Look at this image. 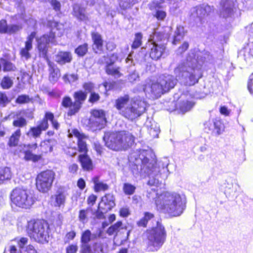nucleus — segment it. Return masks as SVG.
<instances>
[{"label": "nucleus", "instance_id": "f257e3e1", "mask_svg": "<svg viewBox=\"0 0 253 253\" xmlns=\"http://www.w3.org/2000/svg\"><path fill=\"white\" fill-rule=\"evenodd\" d=\"M147 156V152L145 150H140L130 154L128 159L131 163V172L135 177L148 175L149 177L148 184L157 186L160 177L165 179L168 176V164L166 161H160L157 163L154 159L149 160Z\"/></svg>", "mask_w": 253, "mask_h": 253}, {"label": "nucleus", "instance_id": "f03ea898", "mask_svg": "<svg viewBox=\"0 0 253 253\" xmlns=\"http://www.w3.org/2000/svg\"><path fill=\"white\" fill-rule=\"evenodd\" d=\"M204 53L194 49L190 51L186 60L180 64L174 70L177 80L185 85H193L202 77L201 67L205 57Z\"/></svg>", "mask_w": 253, "mask_h": 253}, {"label": "nucleus", "instance_id": "7ed1b4c3", "mask_svg": "<svg viewBox=\"0 0 253 253\" xmlns=\"http://www.w3.org/2000/svg\"><path fill=\"white\" fill-rule=\"evenodd\" d=\"M147 197L149 199H155L157 210L170 216H179L184 211L185 202L177 193L164 192L159 193L158 190L152 188L148 191Z\"/></svg>", "mask_w": 253, "mask_h": 253}, {"label": "nucleus", "instance_id": "20e7f679", "mask_svg": "<svg viewBox=\"0 0 253 253\" xmlns=\"http://www.w3.org/2000/svg\"><path fill=\"white\" fill-rule=\"evenodd\" d=\"M49 26L51 28V33L49 36L44 35L40 38L37 39L38 48L40 55L46 59L47 64L49 66V80L50 82L55 83L60 77V71L59 69L55 68L54 64L49 61L47 57L46 53L48 50V44L51 43L56 44L55 36H61L64 31V26L61 23L55 21L50 22Z\"/></svg>", "mask_w": 253, "mask_h": 253}, {"label": "nucleus", "instance_id": "39448f33", "mask_svg": "<svg viewBox=\"0 0 253 253\" xmlns=\"http://www.w3.org/2000/svg\"><path fill=\"white\" fill-rule=\"evenodd\" d=\"M171 32V27L167 26L161 29L155 30L153 34L150 36L146 44V48L148 49L150 57L153 60H159L164 55L166 46L163 43L158 42L166 41L169 37Z\"/></svg>", "mask_w": 253, "mask_h": 253}, {"label": "nucleus", "instance_id": "423d86ee", "mask_svg": "<svg viewBox=\"0 0 253 253\" xmlns=\"http://www.w3.org/2000/svg\"><path fill=\"white\" fill-rule=\"evenodd\" d=\"M177 78L174 79L171 75L161 76L157 80H149L145 84L143 90L151 94L153 98H159L165 92L174 87Z\"/></svg>", "mask_w": 253, "mask_h": 253}, {"label": "nucleus", "instance_id": "0eeeda50", "mask_svg": "<svg viewBox=\"0 0 253 253\" xmlns=\"http://www.w3.org/2000/svg\"><path fill=\"white\" fill-rule=\"evenodd\" d=\"M106 146L113 150L126 149L134 143L132 135L126 131L107 132L103 137Z\"/></svg>", "mask_w": 253, "mask_h": 253}, {"label": "nucleus", "instance_id": "6e6552de", "mask_svg": "<svg viewBox=\"0 0 253 253\" xmlns=\"http://www.w3.org/2000/svg\"><path fill=\"white\" fill-rule=\"evenodd\" d=\"M147 249L150 252H156L166 241L167 232L164 226L157 222V226L147 231Z\"/></svg>", "mask_w": 253, "mask_h": 253}, {"label": "nucleus", "instance_id": "1a4fd4ad", "mask_svg": "<svg viewBox=\"0 0 253 253\" xmlns=\"http://www.w3.org/2000/svg\"><path fill=\"white\" fill-rule=\"evenodd\" d=\"M27 232L36 241L44 243L48 241L49 226L44 220H31L28 222Z\"/></svg>", "mask_w": 253, "mask_h": 253}, {"label": "nucleus", "instance_id": "9d476101", "mask_svg": "<svg viewBox=\"0 0 253 253\" xmlns=\"http://www.w3.org/2000/svg\"><path fill=\"white\" fill-rule=\"evenodd\" d=\"M10 199L12 205L26 209L30 208L36 201L32 193L20 188H16L12 191Z\"/></svg>", "mask_w": 253, "mask_h": 253}, {"label": "nucleus", "instance_id": "9b49d317", "mask_svg": "<svg viewBox=\"0 0 253 253\" xmlns=\"http://www.w3.org/2000/svg\"><path fill=\"white\" fill-rule=\"evenodd\" d=\"M146 106L145 101L133 98L126 108L120 112V114L128 120H133L145 111Z\"/></svg>", "mask_w": 253, "mask_h": 253}, {"label": "nucleus", "instance_id": "f8f14e48", "mask_svg": "<svg viewBox=\"0 0 253 253\" xmlns=\"http://www.w3.org/2000/svg\"><path fill=\"white\" fill-rule=\"evenodd\" d=\"M89 119H84L83 123L90 129L94 131L103 128L106 123L105 114L102 110H93Z\"/></svg>", "mask_w": 253, "mask_h": 253}, {"label": "nucleus", "instance_id": "ddd939ff", "mask_svg": "<svg viewBox=\"0 0 253 253\" xmlns=\"http://www.w3.org/2000/svg\"><path fill=\"white\" fill-rule=\"evenodd\" d=\"M55 178V173L51 170H47L40 173L36 178V187L42 193L47 192L51 187Z\"/></svg>", "mask_w": 253, "mask_h": 253}, {"label": "nucleus", "instance_id": "4468645a", "mask_svg": "<svg viewBox=\"0 0 253 253\" xmlns=\"http://www.w3.org/2000/svg\"><path fill=\"white\" fill-rule=\"evenodd\" d=\"M212 10V7L203 4L192 8L191 9L190 17L196 21H201L207 17Z\"/></svg>", "mask_w": 253, "mask_h": 253}, {"label": "nucleus", "instance_id": "2eb2a0df", "mask_svg": "<svg viewBox=\"0 0 253 253\" xmlns=\"http://www.w3.org/2000/svg\"><path fill=\"white\" fill-rule=\"evenodd\" d=\"M204 127L206 130L212 131L216 134H220L224 130L223 124L218 119L209 120L204 123Z\"/></svg>", "mask_w": 253, "mask_h": 253}, {"label": "nucleus", "instance_id": "dca6fc26", "mask_svg": "<svg viewBox=\"0 0 253 253\" xmlns=\"http://www.w3.org/2000/svg\"><path fill=\"white\" fill-rule=\"evenodd\" d=\"M69 137H72L73 136L76 138L78 141L79 151L83 154H86L87 151V146L85 141L84 140L86 137L81 133L77 129H74L71 130H69Z\"/></svg>", "mask_w": 253, "mask_h": 253}, {"label": "nucleus", "instance_id": "f3484780", "mask_svg": "<svg viewBox=\"0 0 253 253\" xmlns=\"http://www.w3.org/2000/svg\"><path fill=\"white\" fill-rule=\"evenodd\" d=\"M36 37V33L33 32L27 37L25 42V46L21 48L20 54L23 59L28 60L31 58L30 51L33 48L32 42Z\"/></svg>", "mask_w": 253, "mask_h": 253}, {"label": "nucleus", "instance_id": "a211bd4d", "mask_svg": "<svg viewBox=\"0 0 253 253\" xmlns=\"http://www.w3.org/2000/svg\"><path fill=\"white\" fill-rule=\"evenodd\" d=\"M74 97L75 101L69 110L68 112L69 115H73L79 110L82 102L86 98V93L82 91H77L75 92Z\"/></svg>", "mask_w": 253, "mask_h": 253}, {"label": "nucleus", "instance_id": "6ab92c4d", "mask_svg": "<svg viewBox=\"0 0 253 253\" xmlns=\"http://www.w3.org/2000/svg\"><path fill=\"white\" fill-rule=\"evenodd\" d=\"M48 127V124L45 120L38 122L37 125L35 126L31 127L28 132L27 135L34 138L39 137L42 134V131L46 130Z\"/></svg>", "mask_w": 253, "mask_h": 253}, {"label": "nucleus", "instance_id": "aec40b11", "mask_svg": "<svg viewBox=\"0 0 253 253\" xmlns=\"http://www.w3.org/2000/svg\"><path fill=\"white\" fill-rule=\"evenodd\" d=\"M115 206V198L111 194H108L102 198L98 209H102L104 212L110 211Z\"/></svg>", "mask_w": 253, "mask_h": 253}, {"label": "nucleus", "instance_id": "412c9836", "mask_svg": "<svg viewBox=\"0 0 253 253\" xmlns=\"http://www.w3.org/2000/svg\"><path fill=\"white\" fill-rule=\"evenodd\" d=\"M102 234V230L99 229L96 233H91V231L87 229L84 231L81 236V243L85 244L88 243L91 240L96 239L101 237Z\"/></svg>", "mask_w": 253, "mask_h": 253}, {"label": "nucleus", "instance_id": "4be33fe9", "mask_svg": "<svg viewBox=\"0 0 253 253\" xmlns=\"http://www.w3.org/2000/svg\"><path fill=\"white\" fill-rule=\"evenodd\" d=\"M221 5L220 15L223 17L229 16L232 11V7L233 6V0H222Z\"/></svg>", "mask_w": 253, "mask_h": 253}, {"label": "nucleus", "instance_id": "5701e85b", "mask_svg": "<svg viewBox=\"0 0 253 253\" xmlns=\"http://www.w3.org/2000/svg\"><path fill=\"white\" fill-rule=\"evenodd\" d=\"M72 60V55L68 51H59L55 56V61L60 65L70 63Z\"/></svg>", "mask_w": 253, "mask_h": 253}, {"label": "nucleus", "instance_id": "b1692460", "mask_svg": "<svg viewBox=\"0 0 253 253\" xmlns=\"http://www.w3.org/2000/svg\"><path fill=\"white\" fill-rule=\"evenodd\" d=\"M82 168L85 170H90L93 169V164L91 159L86 154H81L78 157Z\"/></svg>", "mask_w": 253, "mask_h": 253}, {"label": "nucleus", "instance_id": "393cba45", "mask_svg": "<svg viewBox=\"0 0 253 253\" xmlns=\"http://www.w3.org/2000/svg\"><path fill=\"white\" fill-rule=\"evenodd\" d=\"M91 36L94 42L93 49L96 53H100L103 48V41L101 35L97 33H92Z\"/></svg>", "mask_w": 253, "mask_h": 253}, {"label": "nucleus", "instance_id": "a878e982", "mask_svg": "<svg viewBox=\"0 0 253 253\" xmlns=\"http://www.w3.org/2000/svg\"><path fill=\"white\" fill-rule=\"evenodd\" d=\"M66 200V196L63 193H59L51 198V202L52 205L54 207H60L64 206Z\"/></svg>", "mask_w": 253, "mask_h": 253}, {"label": "nucleus", "instance_id": "bb28decb", "mask_svg": "<svg viewBox=\"0 0 253 253\" xmlns=\"http://www.w3.org/2000/svg\"><path fill=\"white\" fill-rule=\"evenodd\" d=\"M55 144V141L53 139H49L41 142L40 147L42 153H47L53 150V147Z\"/></svg>", "mask_w": 253, "mask_h": 253}, {"label": "nucleus", "instance_id": "cd10ccee", "mask_svg": "<svg viewBox=\"0 0 253 253\" xmlns=\"http://www.w3.org/2000/svg\"><path fill=\"white\" fill-rule=\"evenodd\" d=\"M73 14L78 19L82 21H85L87 19L85 9L78 4H75L73 6Z\"/></svg>", "mask_w": 253, "mask_h": 253}, {"label": "nucleus", "instance_id": "c85d7f7f", "mask_svg": "<svg viewBox=\"0 0 253 253\" xmlns=\"http://www.w3.org/2000/svg\"><path fill=\"white\" fill-rule=\"evenodd\" d=\"M92 214L91 208L81 210L79 211L78 218L79 221L83 224L87 223L89 218Z\"/></svg>", "mask_w": 253, "mask_h": 253}, {"label": "nucleus", "instance_id": "c756f323", "mask_svg": "<svg viewBox=\"0 0 253 253\" xmlns=\"http://www.w3.org/2000/svg\"><path fill=\"white\" fill-rule=\"evenodd\" d=\"M128 102L129 96L127 95H125L116 100L115 106L120 112H121L124 109V107L126 105H128Z\"/></svg>", "mask_w": 253, "mask_h": 253}, {"label": "nucleus", "instance_id": "7c9ffc66", "mask_svg": "<svg viewBox=\"0 0 253 253\" xmlns=\"http://www.w3.org/2000/svg\"><path fill=\"white\" fill-rule=\"evenodd\" d=\"M20 136L21 130L20 129H18L10 137L8 142V146L13 147L17 145Z\"/></svg>", "mask_w": 253, "mask_h": 253}, {"label": "nucleus", "instance_id": "2f4dec72", "mask_svg": "<svg viewBox=\"0 0 253 253\" xmlns=\"http://www.w3.org/2000/svg\"><path fill=\"white\" fill-rule=\"evenodd\" d=\"M184 35V28L182 26H178L177 27L175 31L173 40L172 43L176 44L177 43L183 39Z\"/></svg>", "mask_w": 253, "mask_h": 253}, {"label": "nucleus", "instance_id": "473e14b6", "mask_svg": "<svg viewBox=\"0 0 253 253\" xmlns=\"http://www.w3.org/2000/svg\"><path fill=\"white\" fill-rule=\"evenodd\" d=\"M92 180L94 184V190L96 192L105 191L108 189V185L100 181L98 177H94Z\"/></svg>", "mask_w": 253, "mask_h": 253}, {"label": "nucleus", "instance_id": "72a5a7b5", "mask_svg": "<svg viewBox=\"0 0 253 253\" xmlns=\"http://www.w3.org/2000/svg\"><path fill=\"white\" fill-rule=\"evenodd\" d=\"M106 72L107 74L113 76L116 78H119L122 75L120 72V68L110 65L106 66Z\"/></svg>", "mask_w": 253, "mask_h": 253}, {"label": "nucleus", "instance_id": "f704fd0d", "mask_svg": "<svg viewBox=\"0 0 253 253\" xmlns=\"http://www.w3.org/2000/svg\"><path fill=\"white\" fill-rule=\"evenodd\" d=\"M11 172L9 168H0V184L4 180L10 179Z\"/></svg>", "mask_w": 253, "mask_h": 253}, {"label": "nucleus", "instance_id": "c9c22d12", "mask_svg": "<svg viewBox=\"0 0 253 253\" xmlns=\"http://www.w3.org/2000/svg\"><path fill=\"white\" fill-rule=\"evenodd\" d=\"M141 0H119V5L124 9L130 8L136 3L139 2Z\"/></svg>", "mask_w": 253, "mask_h": 253}, {"label": "nucleus", "instance_id": "e433bc0d", "mask_svg": "<svg viewBox=\"0 0 253 253\" xmlns=\"http://www.w3.org/2000/svg\"><path fill=\"white\" fill-rule=\"evenodd\" d=\"M148 126V130L149 134L152 138H157L158 137L159 133L160 132L159 126H157L155 123L152 124V125Z\"/></svg>", "mask_w": 253, "mask_h": 253}, {"label": "nucleus", "instance_id": "4c0bfd02", "mask_svg": "<svg viewBox=\"0 0 253 253\" xmlns=\"http://www.w3.org/2000/svg\"><path fill=\"white\" fill-rule=\"evenodd\" d=\"M15 67L10 62L3 59H0V70L2 69L4 71H10L13 70Z\"/></svg>", "mask_w": 253, "mask_h": 253}, {"label": "nucleus", "instance_id": "58836bf2", "mask_svg": "<svg viewBox=\"0 0 253 253\" xmlns=\"http://www.w3.org/2000/svg\"><path fill=\"white\" fill-rule=\"evenodd\" d=\"M154 217V215L152 213L146 212L144 213V216L137 222V225L139 226L146 227L149 220Z\"/></svg>", "mask_w": 253, "mask_h": 253}, {"label": "nucleus", "instance_id": "ea45409f", "mask_svg": "<svg viewBox=\"0 0 253 253\" xmlns=\"http://www.w3.org/2000/svg\"><path fill=\"white\" fill-rule=\"evenodd\" d=\"M43 120H45L48 123V120L50 121L53 127L58 129L59 127V124L56 120L54 119V115L50 112H46L45 114L44 117L43 118Z\"/></svg>", "mask_w": 253, "mask_h": 253}, {"label": "nucleus", "instance_id": "a19ab883", "mask_svg": "<svg viewBox=\"0 0 253 253\" xmlns=\"http://www.w3.org/2000/svg\"><path fill=\"white\" fill-rule=\"evenodd\" d=\"M194 103L192 101H182L179 105V109L182 113L189 111L194 106Z\"/></svg>", "mask_w": 253, "mask_h": 253}, {"label": "nucleus", "instance_id": "79ce46f5", "mask_svg": "<svg viewBox=\"0 0 253 253\" xmlns=\"http://www.w3.org/2000/svg\"><path fill=\"white\" fill-rule=\"evenodd\" d=\"M136 189V187L128 183H125L123 185V190L126 195H132Z\"/></svg>", "mask_w": 253, "mask_h": 253}, {"label": "nucleus", "instance_id": "37998d69", "mask_svg": "<svg viewBox=\"0 0 253 253\" xmlns=\"http://www.w3.org/2000/svg\"><path fill=\"white\" fill-rule=\"evenodd\" d=\"M122 222L118 221L114 225L110 226L107 230V233L109 235H112L117 233L122 228Z\"/></svg>", "mask_w": 253, "mask_h": 253}, {"label": "nucleus", "instance_id": "c03bdc74", "mask_svg": "<svg viewBox=\"0 0 253 253\" xmlns=\"http://www.w3.org/2000/svg\"><path fill=\"white\" fill-rule=\"evenodd\" d=\"M169 0H154L150 4V8L151 10L154 9L160 8L163 6V4L165 3H169Z\"/></svg>", "mask_w": 253, "mask_h": 253}, {"label": "nucleus", "instance_id": "a18cd8bd", "mask_svg": "<svg viewBox=\"0 0 253 253\" xmlns=\"http://www.w3.org/2000/svg\"><path fill=\"white\" fill-rule=\"evenodd\" d=\"M142 34L141 33H137L135 35L134 41L132 44L131 47L135 49L139 47L142 44Z\"/></svg>", "mask_w": 253, "mask_h": 253}, {"label": "nucleus", "instance_id": "49530a36", "mask_svg": "<svg viewBox=\"0 0 253 253\" xmlns=\"http://www.w3.org/2000/svg\"><path fill=\"white\" fill-rule=\"evenodd\" d=\"M63 80L65 83L72 84L78 80V76L76 74H67L63 76Z\"/></svg>", "mask_w": 253, "mask_h": 253}, {"label": "nucleus", "instance_id": "de8ad7c7", "mask_svg": "<svg viewBox=\"0 0 253 253\" xmlns=\"http://www.w3.org/2000/svg\"><path fill=\"white\" fill-rule=\"evenodd\" d=\"M24 154V158L26 160H30L35 162L38 161L41 159V156L40 155H34L29 151L25 152Z\"/></svg>", "mask_w": 253, "mask_h": 253}, {"label": "nucleus", "instance_id": "09e8293b", "mask_svg": "<svg viewBox=\"0 0 253 253\" xmlns=\"http://www.w3.org/2000/svg\"><path fill=\"white\" fill-rule=\"evenodd\" d=\"M87 50V44L86 43H84L83 45L79 46L75 49V53L80 56H83L86 54Z\"/></svg>", "mask_w": 253, "mask_h": 253}, {"label": "nucleus", "instance_id": "8fccbe9b", "mask_svg": "<svg viewBox=\"0 0 253 253\" xmlns=\"http://www.w3.org/2000/svg\"><path fill=\"white\" fill-rule=\"evenodd\" d=\"M105 62L106 65H112L118 59V56L116 54H112L110 55H108L107 57H105Z\"/></svg>", "mask_w": 253, "mask_h": 253}, {"label": "nucleus", "instance_id": "3c124183", "mask_svg": "<svg viewBox=\"0 0 253 253\" xmlns=\"http://www.w3.org/2000/svg\"><path fill=\"white\" fill-rule=\"evenodd\" d=\"M27 125V121L23 117L18 118L13 122V125L15 127H22Z\"/></svg>", "mask_w": 253, "mask_h": 253}, {"label": "nucleus", "instance_id": "603ef678", "mask_svg": "<svg viewBox=\"0 0 253 253\" xmlns=\"http://www.w3.org/2000/svg\"><path fill=\"white\" fill-rule=\"evenodd\" d=\"M13 84L12 81L7 77H5L3 78L1 85L3 89H8L10 88Z\"/></svg>", "mask_w": 253, "mask_h": 253}, {"label": "nucleus", "instance_id": "864d4df0", "mask_svg": "<svg viewBox=\"0 0 253 253\" xmlns=\"http://www.w3.org/2000/svg\"><path fill=\"white\" fill-rule=\"evenodd\" d=\"M159 8H156L153 9L156 11L154 16L159 20H163L166 16V13L165 11L159 10Z\"/></svg>", "mask_w": 253, "mask_h": 253}, {"label": "nucleus", "instance_id": "5fc2aeb1", "mask_svg": "<svg viewBox=\"0 0 253 253\" xmlns=\"http://www.w3.org/2000/svg\"><path fill=\"white\" fill-rule=\"evenodd\" d=\"M28 242V239L27 238H21L18 241V244L19 248L25 251V248L26 247L25 246L27 245Z\"/></svg>", "mask_w": 253, "mask_h": 253}, {"label": "nucleus", "instance_id": "6e6d98bb", "mask_svg": "<svg viewBox=\"0 0 253 253\" xmlns=\"http://www.w3.org/2000/svg\"><path fill=\"white\" fill-rule=\"evenodd\" d=\"M21 26L17 25H12L8 26L7 33L12 34L19 31Z\"/></svg>", "mask_w": 253, "mask_h": 253}, {"label": "nucleus", "instance_id": "4d7b16f0", "mask_svg": "<svg viewBox=\"0 0 253 253\" xmlns=\"http://www.w3.org/2000/svg\"><path fill=\"white\" fill-rule=\"evenodd\" d=\"M62 105L63 106L65 107H70V109L72 105H73V104L72 103V100L70 97H65L63 99Z\"/></svg>", "mask_w": 253, "mask_h": 253}, {"label": "nucleus", "instance_id": "13d9d810", "mask_svg": "<svg viewBox=\"0 0 253 253\" xmlns=\"http://www.w3.org/2000/svg\"><path fill=\"white\" fill-rule=\"evenodd\" d=\"M8 26L5 20L0 21V32L1 33H7Z\"/></svg>", "mask_w": 253, "mask_h": 253}, {"label": "nucleus", "instance_id": "bf43d9fd", "mask_svg": "<svg viewBox=\"0 0 253 253\" xmlns=\"http://www.w3.org/2000/svg\"><path fill=\"white\" fill-rule=\"evenodd\" d=\"M29 101V98L28 96L25 95H22L18 96L16 99V101L19 103H27Z\"/></svg>", "mask_w": 253, "mask_h": 253}, {"label": "nucleus", "instance_id": "052dcab7", "mask_svg": "<svg viewBox=\"0 0 253 253\" xmlns=\"http://www.w3.org/2000/svg\"><path fill=\"white\" fill-rule=\"evenodd\" d=\"M219 112L221 114L225 116H228L230 114L231 110L228 109L226 106H223L220 107Z\"/></svg>", "mask_w": 253, "mask_h": 253}, {"label": "nucleus", "instance_id": "680f3d73", "mask_svg": "<svg viewBox=\"0 0 253 253\" xmlns=\"http://www.w3.org/2000/svg\"><path fill=\"white\" fill-rule=\"evenodd\" d=\"M129 214V209L127 207H123L120 210V215L122 217H127Z\"/></svg>", "mask_w": 253, "mask_h": 253}, {"label": "nucleus", "instance_id": "e2e57ef3", "mask_svg": "<svg viewBox=\"0 0 253 253\" xmlns=\"http://www.w3.org/2000/svg\"><path fill=\"white\" fill-rule=\"evenodd\" d=\"M77 151L76 148L72 146L68 147L66 150V153L71 156H75L77 153Z\"/></svg>", "mask_w": 253, "mask_h": 253}, {"label": "nucleus", "instance_id": "0e129e2a", "mask_svg": "<svg viewBox=\"0 0 253 253\" xmlns=\"http://www.w3.org/2000/svg\"><path fill=\"white\" fill-rule=\"evenodd\" d=\"M78 166L76 164H72L69 166V171L70 173L75 174L78 170Z\"/></svg>", "mask_w": 253, "mask_h": 253}, {"label": "nucleus", "instance_id": "69168bd1", "mask_svg": "<svg viewBox=\"0 0 253 253\" xmlns=\"http://www.w3.org/2000/svg\"><path fill=\"white\" fill-rule=\"evenodd\" d=\"M248 88L251 93L253 95V74L250 77Z\"/></svg>", "mask_w": 253, "mask_h": 253}, {"label": "nucleus", "instance_id": "338daca9", "mask_svg": "<svg viewBox=\"0 0 253 253\" xmlns=\"http://www.w3.org/2000/svg\"><path fill=\"white\" fill-rule=\"evenodd\" d=\"M78 250L77 245H72L66 249V253H76Z\"/></svg>", "mask_w": 253, "mask_h": 253}, {"label": "nucleus", "instance_id": "774afa93", "mask_svg": "<svg viewBox=\"0 0 253 253\" xmlns=\"http://www.w3.org/2000/svg\"><path fill=\"white\" fill-rule=\"evenodd\" d=\"M25 252L26 253H38L34 247L31 245L26 246Z\"/></svg>", "mask_w": 253, "mask_h": 253}]
</instances>
